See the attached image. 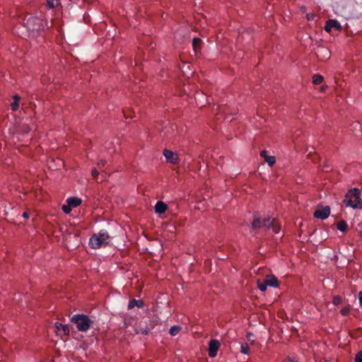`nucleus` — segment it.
I'll list each match as a JSON object with an SVG mask.
<instances>
[{"mask_svg":"<svg viewBox=\"0 0 362 362\" xmlns=\"http://www.w3.org/2000/svg\"><path fill=\"white\" fill-rule=\"evenodd\" d=\"M344 202L347 206L353 209L361 208V191L357 188L349 189L345 195Z\"/></svg>","mask_w":362,"mask_h":362,"instance_id":"nucleus-1","label":"nucleus"},{"mask_svg":"<svg viewBox=\"0 0 362 362\" xmlns=\"http://www.w3.org/2000/svg\"><path fill=\"white\" fill-rule=\"evenodd\" d=\"M110 235L106 230H100L98 234L93 235L89 240V245L93 249H98L109 243Z\"/></svg>","mask_w":362,"mask_h":362,"instance_id":"nucleus-2","label":"nucleus"},{"mask_svg":"<svg viewBox=\"0 0 362 362\" xmlns=\"http://www.w3.org/2000/svg\"><path fill=\"white\" fill-rule=\"evenodd\" d=\"M262 228H272L275 233H278L280 230V226L275 223L274 218H262L255 216L252 223V228L257 229Z\"/></svg>","mask_w":362,"mask_h":362,"instance_id":"nucleus-3","label":"nucleus"},{"mask_svg":"<svg viewBox=\"0 0 362 362\" xmlns=\"http://www.w3.org/2000/svg\"><path fill=\"white\" fill-rule=\"evenodd\" d=\"M71 320L81 332L88 331L93 324V321L86 315H74Z\"/></svg>","mask_w":362,"mask_h":362,"instance_id":"nucleus-4","label":"nucleus"},{"mask_svg":"<svg viewBox=\"0 0 362 362\" xmlns=\"http://www.w3.org/2000/svg\"><path fill=\"white\" fill-rule=\"evenodd\" d=\"M330 214V208L327 206H317L314 213V216L322 220L326 219Z\"/></svg>","mask_w":362,"mask_h":362,"instance_id":"nucleus-5","label":"nucleus"},{"mask_svg":"<svg viewBox=\"0 0 362 362\" xmlns=\"http://www.w3.org/2000/svg\"><path fill=\"white\" fill-rule=\"evenodd\" d=\"M153 329V326L148 327L147 325L146 320H141L135 327V332L136 334H142L146 335L149 333L151 329Z\"/></svg>","mask_w":362,"mask_h":362,"instance_id":"nucleus-6","label":"nucleus"},{"mask_svg":"<svg viewBox=\"0 0 362 362\" xmlns=\"http://www.w3.org/2000/svg\"><path fill=\"white\" fill-rule=\"evenodd\" d=\"M221 343L218 339H211L209 343V356L211 358L216 356Z\"/></svg>","mask_w":362,"mask_h":362,"instance_id":"nucleus-7","label":"nucleus"},{"mask_svg":"<svg viewBox=\"0 0 362 362\" xmlns=\"http://www.w3.org/2000/svg\"><path fill=\"white\" fill-rule=\"evenodd\" d=\"M163 156H165L166 160L172 164H177L178 163L179 158L177 153H174L173 151L165 149L163 151Z\"/></svg>","mask_w":362,"mask_h":362,"instance_id":"nucleus-8","label":"nucleus"},{"mask_svg":"<svg viewBox=\"0 0 362 362\" xmlns=\"http://www.w3.org/2000/svg\"><path fill=\"white\" fill-rule=\"evenodd\" d=\"M332 28H335L337 30H340L341 29V24L337 20L329 19L326 22L325 30L327 32L330 33Z\"/></svg>","mask_w":362,"mask_h":362,"instance_id":"nucleus-9","label":"nucleus"},{"mask_svg":"<svg viewBox=\"0 0 362 362\" xmlns=\"http://www.w3.org/2000/svg\"><path fill=\"white\" fill-rule=\"evenodd\" d=\"M54 327L58 334H63L67 336L69 335V328L68 325L57 322Z\"/></svg>","mask_w":362,"mask_h":362,"instance_id":"nucleus-10","label":"nucleus"},{"mask_svg":"<svg viewBox=\"0 0 362 362\" xmlns=\"http://www.w3.org/2000/svg\"><path fill=\"white\" fill-rule=\"evenodd\" d=\"M260 156L264 158V160L268 163L269 166H272L276 162L275 157L268 156L267 151H261Z\"/></svg>","mask_w":362,"mask_h":362,"instance_id":"nucleus-11","label":"nucleus"},{"mask_svg":"<svg viewBox=\"0 0 362 362\" xmlns=\"http://www.w3.org/2000/svg\"><path fill=\"white\" fill-rule=\"evenodd\" d=\"M167 210V204L161 201H158L155 206V211L157 214H162Z\"/></svg>","mask_w":362,"mask_h":362,"instance_id":"nucleus-12","label":"nucleus"},{"mask_svg":"<svg viewBox=\"0 0 362 362\" xmlns=\"http://www.w3.org/2000/svg\"><path fill=\"white\" fill-rule=\"evenodd\" d=\"M266 284H267L268 286L276 288L279 286V281L276 277H275L273 275L267 276V279H265Z\"/></svg>","mask_w":362,"mask_h":362,"instance_id":"nucleus-13","label":"nucleus"},{"mask_svg":"<svg viewBox=\"0 0 362 362\" xmlns=\"http://www.w3.org/2000/svg\"><path fill=\"white\" fill-rule=\"evenodd\" d=\"M81 199L78 197H69L67 199L66 202L71 207H76L81 204Z\"/></svg>","mask_w":362,"mask_h":362,"instance_id":"nucleus-14","label":"nucleus"},{"mask_svg":"<svg viewBox=\"0 0 362 362\" xmlns=\"http://www.w3.org/2000/svg\"><path fill=\"white\" fill-rule=\"evenodd\" d=\"M144 305V303L142 300H136V299H132L129 301V304H128V309L131 310L132 308H134V307H137V308H141Z\"/></svg>","mask_w":362,"mask_h":362,"instance_id":"nucleus-15","label":"nucleus"},{"mask_svg":"<svg viewBox=\"0 0 362 362\" xmlns=\"http://www.w3.org/2000/svg\"><path fill=\"white\" fill-rule=\"evenodd\" d=\"M35 21H40V19L38 18H33V17H30L29 18L28 20H27V25H28V28L30 29V30H37L40 28V25H37V26L35 25H31V23L32 22H34Z\"/></svg>","mask_w":362,"mask_h":362,"instance_id":"nucleus-16","label":"nucleus"},{"mask_svg":"<svg viewBox=\"0 0 362 362\" xmlns=\"http://www.w3.org/2000/svg\"><path fill=\"white\" fill-rule=\"evenodd\" d=\"M202 40L198 37H194L192 40V46L195 53H197L200 48Z\"/></svg>","mask_w":362,"mask_h":362,"instance_id":"nucleus-17","label":"nucleus"},{"mask_svg":"<svg viewBox=\"0 0 362 362\" xmlns=\"http://www.w3.org/2000/svg\"><path fill=\"white\" fill-rule=\"evenodd\" d=\"M337 228L341 232H345L347 230L348 226L345 221H340L337 224Z\"/></svg>","mask_w":362,"mask_h":362,"instance_id":"nucleus-18","label":"nucleus"},{"mask_svg":"<svg viewBox=\"0 0 362 362\" xmlns=\"http://www.w3.org/2000/svg\"><path fill=\"white\" fill-rule=\"evenodd\" d=\"M240 351H241V353H243L244 354H247V355L250 354V349L249 345L247 343L242 344L240 346Z\"/></svg>","mask_w":362,"mask_h":362,"instance_id":"nucleus-19","label":"nucleus"},{"mask_svg":"<svg viewBox=\"0 0 362 362\" xmlns=\"http://www.w3.org/2000/svg\"><path fill=\"white\" fill-rule=\"evenodd\" d=\"M180 329L181 328L180 326L174 325L170 327L169 333L171 336H175L180 332Z\"/></svg>","mask_w":362,"mask_h":362,"instance_id":"nucleus-20","label":"nucleus"},{"mask_svg":"<svg viewBox=\"0 0 362 362\" xmlns=\"http://www.w3.org/2000/svg\"><path fill=\"white\" fill-rule=\"evenodd\" d=\"M323 81V77L320 74H315L313 76V83L314 84L318 85L321 83Z\"/></svg>","mask_w":362,"mask_h":362,"instance_id":"nucleus-21","label":"nucleus"},{"mask_svg":"<svg viewBox=\"0 0 362 362\" xmlns=\"http://www.w3.org/2000/svg\"><path fill=\"white\" fill-rule=\"evenodd\" d=\"M267 286L268 285H267V284H266L265 280L263 281H258V282H257L258 288L262 291H265L267 290Z\"/></svg>","mask_w":362,"mask_h":362,"instance_id":"nucleus-22","label":"nucleus"},{"mask_svg":"<svg viewBox=\"0 0 362 362\" xmlns=\"http://www.w3.org/2000/svg\"><path fill=\"white\" fill-rule=\"evenodd\" d=\"M47 5L49 8H55L58 4L59 0H47Z\"/></svg>","mask_w":362,"mask_h":362,"instance_id":"nucleus-23","label":"nucleus"},{"mask_svg":"<svg viewBox=\"0 0 362 362\" xmlns=\"http://www.w3.org/2000/svg\"><path fill=\"white\" fill-rule=\"evenodd\" d=\"M71 208L72 207L67 204V205H63L62 209L65 214H68L71 211Z\"/></svg>","mask_w":362,"mask_h":362,"instance_id":"nucleus-24","label":"nucleus"},{"mask_svg":"<svg viewBox=\"0 0 362 362\" xmlns=\"http://www.w3.org/2000/svg\"><path fill=\"white\" fill-rule=\"evenodd\" d=\"M341 298L339 296H336L333 298L332 303L334 305H337L341 303Z\"/></svg>","mask_w":362,"mask_h":362,"instance_id":"nucleus-25","label":"nucleus"},{"mask_svg":"<svg viewBox=\"0 0 362 362\" xmlns=\"http://www.w3.org/2000/svg\"><path fill=\"white\" fill-rule=\"evenodd\" d=\"M354 361L355 362H362V350L356 354Z\"/></svg>","mask_w":362,"mask_h":362,"instance_id":"nucleus-26","label":"nucleus"},{"mask_svg":"<svg viewBox=\"0 0 362 362\" xmlns=\"http://www.w3.org/2000/svg\"><path fill=\"white\" fill-rule=\"evenodd\" d=\"M18 107H19V104L17 101H13L11 104V108L13 111H16L18 109Z\"/></svg>","mask_w":362,"mask_h":362,"instance_id":"nucleus-27","label":"nucleus"},{"mask_svg":"<svg viewBox=\"0 0 362 362\" xmlns=\"http://www.w3.org/2000/svg\"><path fill=\"white\" fill-rule=\"evenodd\" d=\"M92 176L93 177V178L95 180H97L98 179V177L99 175V172L97 169L94 168L92 170Z\"/></svg>","mask_w":362,"mask_h":362,"instance_id":"nucleus-28","label":"nucleus"},{"mask_svg":"<svg viewBox=\"0 0 362 362\" xmlns=\"http://www.w3.org/2000/svg\"><path fill=\"white\" fill-rule=\"evenodd\" d=\"M105 164H106V160H100V161L98 163V168H99L100 170H102V169H103V168H104V167H105Z\"/></svg>","mask_w":362,"mask_h":362,"instance_id":"nucleus-29","label":"nucleus"},{"mask_svg":"<svg viewBox=\"0 0 362 362\" xmlns=\"http://www.w3.org/2000/svg\"><path fill=\"white\" fill-rule=\"evenodd\" d=\"M340 313L342 315L346 316L349 313V309L346 308H344L340 310Z\"/></svg>","mask_w":362,"mask_h":362,"instance_id":"nucleus-30","label":"nucleus"},{"mask_svg":"<svg viewBox=\"0 0 362 362\" xmlns=\"http://www.w3.org/2000/svg\"><path fill=\"white\" fill-rule=\"evenodd\" d=\"M307 18L308 21H313L315 18V14L313 13L307 14Z\"/></svg>","mask_w":362,"mask_h":362,"instance_id":"nucleus-31","label":"nucleus"},{"mask_svg":"<svg viewBox=\"0 0 362 362\" xmlns=\"http://www.w3.org/2000/svg\"><path fill=\"white\" fill-rule=\"evenodd\" d=\"M358 300L360 305L362 306V291L359 292L358 293Z\"/></svg>","mask_w":362,"mask_h":362,"instance_id":"nucleus-32","label":"nucleus"},{"mask_svg":"<svg viewBox=\"0 0 362 362\" xmlns=\"http://www.w3.org/2000/svg\"><path fill=\"white\" fill-rule=\"evenodd\" d=\"M20 99H21V98L18 95H16L13 96L14 101H17L18 103Z\"/></svg>","mask_w":362,"mask_h":362,"instance_id":"nucleus-33","label":"nucleus"},{"mask_svg":"<svg viewBox=\"0 0 362 362\" xmlns=\"http://www.w3.org/2000/svg\"><path fill=\"white\" fill-rule=\"evenodd\" d=\"M23 217H24L25 218H28L29 217V213L28 212H24L23 214Z\"/></svg>","mask_w":362,"mask_h":362,"instance_id":"nucleus-34","label":"nucleus"},{"mask_svg":"<svg viewBox=\"0 0 362 362\" xmlns=\"http://www.w3.org/2000/svg\"><path fill=\"white\" fill-rule=\"evenodd\" d=\"M251 336H252V334H251V333H249V334H247L248 340H250V337Z\"/></svg>","mask_w":362,"mask_h":362,"instance_id":"nucleus-35","label":"nucleus"},{"mask_svg":"<svg viewBox=\"0 0 362 362\" xmlns=\"http://www.w3.org/2000/svg\"><path fill=\"white\" fill-rule=\"evenodd\" d=\"M124 117H129V116L126 115V112H124ZM129 117H132V115H129Z\"/></svg>","mask_w":362,"mask_h":362,"instance_id":"nucleus-36","label":"nucleus"},{"mask_svg":"<svg viewBox=\"0 0 362 362\" xmlns=\"http://www.w3.org/2000/svg\"><path fill=\"white\" fill-rule=\"evenodd\" d=\"M288 362H297V361H293V360H292V359L289 358V359H288Z\"/></svg>","mask_w":362,"mask_h":362,"instance_id":"nucleus-37","label":"nucleus"},{"mask_svg":"<svg viewBox=\"0 0 362 362\" xmlns=\"http://www.w3.org/2000/svg\"><path fill=\"white\" fill-rule=\"evenodd\" d=\"M360 235H361V237L362 238V230H361V233H360Z\"/></svg>","mask_w":362,"mask_h":362,"instance_id":"nucleus-38","label":"nucleus"}]
</instances>
